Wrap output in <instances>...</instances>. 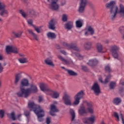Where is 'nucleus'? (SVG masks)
Masks as SVG:
<instances>
[{
	"mask_svg": "<svg viewBox=\"0 0 124 124\" xmlns=\"http://www.w3.org/2000/svg\"><path fill=\"white\" fill-rule=\"evenodd\" d=\"M87 64L90 65V66L93 67V66H95V65H97V64H98V60L95 59H91L89 61V62L87 63Z\"/></svg>",
	"mask_w": 124,
	"mask_h": 124,
	"instance_id": "nucleus-19",
	"label": "nucleus"
},
{
	"mask_svg": "<svg viewBox=\"0 0 124 124\" xmlns=\"http://www.w3.org/2000/svg\"><path fill=\"white\" fill-rule=\"evenodd\" d=\"M38 91V89H37V86H36L35 84H31L30 88L21 89V92H22L23 93H24L23 94V96L25 98H27L31 93H37Z\"/></svg>",
	"mask_w": 124,
	"mask_h": 124,
	"instance_id": "nucleus-6",
	"label": "nucleus"
},
{
	"mask_svg": "<svg viewBox=\"0 0 124 124\" xmlns=\"http://www.w3.org/2000/svg\"><path fill=\"white\" fill-rule=\"evenodd\" d=\"M3 60V57L2 56V55L0 54V61H2Z\"/></svg>",
	"mask_w": 124,
	"mask_h": 124,
	"instance_id": "nucleus-55",
	"label": "nucleus"
},
{
	"mask_svg": "<svg viewBox=\"0 0 124 124\" xmlns=\"http://www.w3.org/2000/svg\"><path fill=\"white\" fill-rule=\"evenodd\" d=\"M18 61L20 63H26L28 62V59L26 58L19 59Z\"/></svg>",
	"mask_w": 124,
	"mask_h": 124,
	"instance_id": "nucleus-36",
	"label": "nucleus"
},
{
	"mask_svg": "<svg viewBox=\"0 0 124 124\" xmlns=\"http://www.w3.org/2000/svg\"><path fill=\"white\" fill-rule=\"evenodd\" d=\"M115 87H116V82H111L109 84V88L110 90H113V89H115Z\"/></svg>",
	"mask_w": 124,
	"mask_h": 124,
	"instance_id": "nucleus-37",
	"label": "nucleus"
},
{
	"mask_svg": "<svg viewBox=\"0 0 124 124\" xmlns=\"http://www.w3.org/2000/svg\"><path fill=\"white\" fill-rule=\"evenodd\" d=\"M88 3V0H80V3L79 4V12L82 13L84 11L86 5Z\"/></svg>",
	"mask_w": 124,
	"mask_h": 124,
	"instance_id": "nucleus-16",
	"label": "nucleus"
},
{
	"mask_svg": "<svg viewBox=\"0 0 124 124\" xmlns=\"http://www.w3.org/2000/svg\"><path fill=\"white\" fill-rule=\"evenodd\" d=\"M7 115L8 116H9V115H10L11 119H12L13 121H15L16 120V117H15V112H12L10 114H8Z\"/></svg>",
	"mask_w": 124,
	"mask_h": 124,
	"instance_id": "nucleus-39",
	"label": "nucleus"
},
{
	"mask_svg": "<svg viewBox=\"0 0 124 124\" xmlns=\"http://www.w3.org/2000/svg\"><path fill=\"white\" fill-rule=\"evenodd\" d=\"M28 31L29 34H30L31 36H32V37H33L34 39H35V40H36V41H38V36H37L36 34L34 33V32L32 31V30L31 29H28Z\"/></svg>",
	"mask_w": 124,
	"mask_h": 124,
	"instance_id": "nucleus-23",
	"label": "nucleus"
},
{
	"mask_svg": "<svg viewBox=\"0 0 124 124\" xmlns=\"http://www.w3.org/2000/svg\"><path fill=\"white\" fill-rule=\"evenodd\" d=\"M122 30H123V29L120 28V32H123L122 31Z\"/></svg>",
	"mask_w": 124,
	"mask_h": 124,
	"instance_id": "nucleus-59",
	"label": "nucleus"
},
{
	"mask_svg": "<svg viewBox=\"0 0 124 124\" xmlns=\"http://www.w3.org/2000/svg\"><path fill=\"white\" fill-rule=\"evenodd\" d=\"M35 31L38 33H40L41 31H40V29H39V28L37 27H35V26H33Z\"/></svg>",
	"mask_w": 124,
	"mask_h": 124,
	"instance_id": "nucleus-44",
	"label": "nucleus"
},
{
	"mask_svg": "<svg viewBox=\"0 0 124 124\" xmlns=\"http://www.w3.org/2000/svg\"><path fill=\"white\" fill-rule=\"evenodd\" d=\"M47 36L48 38L50 39H54L56 38V34L55 33H52L51 32H49L47 33Z\"/></svg>",
	"mask_w": 124,
	"mask_h": 124,
	"instance_id": "nucleus-32",
	"label": "nucleus"
},
{
	"mask_svg": "<svg viewBox=\"0 0 124 124\" xmlns=\"http://www.w3.org/2000/svg\"><path fill=\"white\" fill-rule=\"evenodd\" d=\"M105 42H106V43H107V44L109 43V40H106Z\"/></svg>",
	"mask_w": 124,
	"mask_h": 124,
	"instance_id": "nucleus-56",
	"label": "nucleus"
},
{
	"mask_svg": "<svg viewBox=\"0 0 124 124\" xmlns=\"http://www.w3.org/2000/svg\"><path fill=\"white\" fill-rule=\"evenodd\" d=\"M58 0H51V3L50 4V8L52 10H58L59 9V4L57 3Z\"/></svg>",
	"mask_w": 124,
	"mask_h": 124,
	"instance_id": "nucleus-15",
	"label": "nucleus"
},
{
	"mask_svg": "<svg viewBox=\"0 0 124 124\" xmlns=\"http://www.w3.org/2000/svg\"><path fill=\"white\" fill-rule=\"evenodd\" d=\"M21 77H22L21 73L17 74L16 75L15 79V85H17V84H18V82L20 81V79H21Z\"/></svg>",
	"mask_w": 124,
	"mask_h": 124,
	"instance_id": "nucleus-28",
	"label": "nucleus"
},
{
	"mask_svg": "<svg viewBox=\"0 0 124 124\" xmlns=\"http://www.w3.org/2000/svg\"><path fill=\"white\" fill-rule=\"evenodd\" d=\"M91 90L93 91L96 95H98L100 93V86H99L97 82H95L93 84L91 87Z\"/></svg>",
	"mask_w": 124,
	"mask_h": 124,
	"instance_id": "nucleus-13",
	"label": "nucleus"
},
{
	"mask_svg": "<svg viewBox=\"0 0 124 124\" xmlns=\"http://www.w3.org/2000/svg\"><path fill=\"white\" fill-rule=\"evenodd\" d=\"M4 8H5V5L1 3H0V10L4 9Z\"/></svg>",
	"mask_w": 124,
	"mask_h": 124,
	"instance_id": "nucleus-47",
	"label": "nucleus"
},
{
	"mask_svg": "<svg viewBox=\"0 0 124 124\" xmlns=\"http://www.w3.org/2000/svg\"><path fill=\"white\" fill-rule=\"evenodd\" d=\"M73 27V23L71 21L67 22L65 25V29L68 31H70L71 29Z\"/></svg>",
	"mask_w": 124,
	"mask_h": 124,
	"instance_id": "nucleus-25",
	"label": "nucleus"
},
{
	"mask_svg": "<svg viewBox=\"0 0 124 124\" xmlns=\"http://www.w3.org/2000/svg\"><path fill=\"white\" fill-rule=\"evenodd\" d=\"M13 34L16 38H19V37H21L22 36V34H23V32L21 31H18L17 32L14 31L13 32Z\"/></svg>",
	"mask_w": 124,
	"mask_h": 124,
	"instance_id": "nucleus-31",
	"label": "nucleus"
},
{
	"mask_svg": "<svg viewBox=\"0 0 124 124\" xmlns=\"http://www.w3.org/2000/svg\"><path fill=\"white\" fill-rule=\"evenodd\" d=\"M70 114H71L72 116V121H74L75 119V112H74V110H73V109H70Z\"/></svg>",
	"mask_w": 124,
	"mask_h": 124,
	"instance_id": "nucleus-35",
	"label": "nucleus"
},
{
	"mask_svg": "<svg viewBox=\"0 0 124 124\" xmlns=\"http://www.w3.org/2000/svg\"><path fill=\"white\" fill-rule=\"evenodd\" d=\"M65 71H67L68 74L70 76H77L78 74L77 73L73 71L72 70L69 69H65Z\"/></svg>",
	"mask_w": 124,
	"mask_h": 124,
	"instance_id": "nucleus-29",
	"label": "nucleus"
},
{
	"mask_svg": "<svg viewBox=\"0 0 124 124\" xmlns=\"http://www.w3.org/2000/svg\"><path fill=\"white\" fill-rule=\"evenodd\" d=\"M4 117V110L1 109L0 110V118L2 119Z\"/></svg>",
	"mask_w": 124,
	"mask_h": 124,
	"instance_id": "nucleus-42",
	"label": "nucleus"
},
{
	"mask_svg": "<svg viewBox=\"0 0 124 124\" xmlns=\"http://www.w3.org/2000/svg\"><path fill=\"white\" fill-rule=\"evenodd\" d=\"M63 46H65V47H67L68 49H73V50H74L75 51H76V52H78L77 53H75V55L76 57H78L79 60H83V56L80 55V53H79V48L77 47V44L76 43H72L71 44H68L66 43H62Z\"/></svg>",
	"mask_w": 124,
	"mask_h": 124,
	"instance_id": "nucleus-5",
	"label": "nucleus"
},
{
	"mask_svg": "<svg viewBox=\"0 0 124 124\" xmlns=\"http://www.w3.org/2000/svg\"><path fill=\"white\" fill-rule=\"evenodd\" d=\"M110 78H111V75H109L108 76L106 77V79H105L104 81L102 80V78L101 77L99 78V81L101 83H103L104 84H107V83H108V82H109V80H110Z\"/></svg>",
	"mask_w": 124,
	"mask_h": 124,
	"instance_id": "nucleus-26",
	"label": "nucleus"
},
{
	"mask_svg": "<svg viewBox=\"0 0 124 124\" xmlns=\"http://www.w3.org/2000/svg\"><path fill=\"white\" fill-rule=\"evenodd\" d=\"M25 2H27V0H23Z\"/></svg>",
	"mask_w": 124,
	"mask_h": 124,
	"instance_id": "nucleus-61",
	"label": "nucleus"
},
{
	"mask_svg": "<svg viewBox=\"0 0 124 124\" xmlns=\"http://www.w3.org/2000/svg\"><path fill=\"white\" fill-rule=\"evenodd\" d=\"M29 85V80L28 79L24 78L21 80L20 87V90L17 93L18 96L22 97L24 93H23V92H22V89L25 90V88H24V87H28Z\"/></svg>",
	"mask_w": 124,
	"mask_h": 124,
	"instance_id": "nucleus-8",
	"label": "nucleus"
},
{
	"mask_svg": "<svg viewBox=\"0 0 124 124\" xmlns=\"http://www.w3.org/2000/svg\"><path fill=\"white\" fill-rule=\"evenodd\" d=\"M64 103L65 105L70 106L71 105V98L70 96L67 94H64L63 96Z\"/></svg>",
	"mask_w": 124,
	"mask_h": 124,
	"instance_id": "nucleus-14",
	"label": "nucleus"
},
{
	"mask_svg": "<svg viewBox=\"0 0 124 124\" xmlns=\"http://www.w3.org/2000/svg\"><path fill=\"white\" fill-rule=\"evenodd\" d=\"M117 13H119V14H122L124 16V6L122 4H120L119 6V10H117Z\"/></svg>",
	"mask_w": 124,
	"mask_h": 124,
	"instance_id": "nucleus-30",
	"label": "nucleus"
},
{
	"mask_svg": "<svg viewBox=\"0 0 124 124\" xmlns=\"http://www.w3.org/2000/svg\"><path fill=\"white\" fill-rule=\"evenodd\" d=\"M0 21H2V20L1 18H0Z\"/></svg>",
	"mask_w": 124,
	"mask_h": 124,
	"instance_id": "nucleus-63",
	"label": "nucleus"
},
{
	"mask_svg": "<svg viewBox=\"0 0 124 124\" xmlns=\"http://www.w3.org/2000/svg\"><path fill=\"white\" fill-rule=\"evenodd\" d=\"M6 52L7 54H9V53L18 54L19 53V49L16 46H7L6 47Z\"/></svg>",
	"mask_w": 124,
	"mask_h": 124,
	"instance_id": "nucleus-12",
	"label": "nucleus"
},
{
	"mask_svg": "<svg viewBox=\"0 0 124 124\" xmlns=\"http://www.w3.org/2000/svg\"><path fill=\"white\" fill-rule=\"evenodd\" d=\"M21 116H22V115L21 114H18V115H17V118H20V117H21Z\"/></svg>",
	"mask_w": 124,
	"mask_h": 124,
	"instance_id": "nucleus-57",
	"label": "nucleus"
},
{
	"mask_svg": "<svg viewBox=\"0 0 124 124\" xmlns=\"http://www.w3.org/2000/svg\"><path fill=\"white\" fill-rule=\"evenodd\" d=\"M3 70V67L1 65V63H0V72H2V70Z\"/></svg>",
	"mask_w": 124,
	"mask_h": 124,
	"instance_id": "nucleus-51",
	"label": "nucleus"
},
{
	"mask_svg": "<svg viewBox=\"0 0 124 124\" xmlns=\"http://www.w3.org/2000/svg\"><path fill=\"white\" fill-rule=\"evenodd\" d=\"M112 103L114 105L118 106V105H120L122 103V99L120 97H115L113 98Z\"/></svg>",
	"mask_w": 124,
	"mask_h": 124,
	"instance_id": "nucleus-21",
	"label": "nucleus"
},
{
	"mask_svg": "<svg viewBox=\"0 0 124 124\" xmlns=\"http://www.w3.org/2000/svg\"><path fill=\"white\" fill-rule=\"evenodd\" d=\"M24 115L26 117H29L30 116V111L26 110L24 112Z\"/></svg>",
	"mask_w": 124,
	"mask_h": 124,
	"instance_id": "nucleus-48",
	"label": "nucleus"
},
{
	"mask_svg": "<svg viewBox=\"0 0 124 124\" xmlns=\"http://www.w3.org/2000/svg\"><path fill=\"white\" fill-rule=\"evenodd\" d=\"M82 68L84 71H88V67H86V66H82Z\"/></svg>",
	"mask_w": 124,
	"mask_h": 124,
	"instance_id": "nucleus-49",
	"label": "nucleus"
},
{
	"mask_svg": "<svg viewBox=\"0 0 124 124\" xmlns=\"http://www.w3.org/2000/svg\"><path fill=\"white\" fill-rule=\"evenodd\" d=\"M62 21L63 22H66L67 21V16L66 15H63L62 16Z\"/></svg>",
	"mask_w": 124,
	"mask_h": 124,
	"instance_id": "nucleus-41",
	"label": "nucleus"
},
{
	"mask_svg": "<svg viewBox=\"0 0 124 124\" xmlns=\"http://www.w3.org/2000/svg\"><path fill=\"white\" fill-rule=\"evenodd\" d=\"M120 118L122 120V124H124V117L123 116V114L120 115Z\"/></svg>",
	"mask_w": 124,
	"mask_h": 124,
	"instance_id": "nucleus-50",
	"label": "nucleus"
},
{
	"mask_svg": "<svg viewBox=\"0 0 124 124\" xmlns=\"http://www.w3.org/2000/svg\"><path fill=\"white\" fill-rule=\"evenodd\" d=\"M93 43L92 42H87L84 45V47L86 50H90L92 48Z\"/></svg>",
	"mask_w": 124,
	"mask_h": 124,
	"instance_id": "nucleus-27",
	"label": "nucleus"
},
{
	"mask_svg": "<svg viewBox=\"0 0 124 124\" xmlns=\"http://www.w3.org/2000/svg\"><path fill=\"white\" fill-rule=\"evenodd\" d=\"M83 96H84V92L80 91L75 96V101L73 103L74 105H78L80 103V99L83 98Z\"/></svg>",
	"mask_w": 124,
	"mask_h": 124,
	"instance_id": "nucleus-10",
	"label": "nucleus"
},
{
	"mask_svg": "<svg viewBox=\"0 0 124 124\" xmlns=\"http://www.w3.org/2000/svg\"><path fill=\"white\" fill-rule=\"evenodd\" d=\"M42 100H43V98H42V97L39 96L38 99V102L40 103L41 102V101H42Z\"/></svg>",
	"mask_w": 124,
	"mask_h": 124,
	"instance_id": "nucleus-52",
	"label": "nucleus"
},
{
	"mask_svg": "<svg viewBox=\"0 0 124 124\" xmlns=\"http://www.w3.org/2000/svg\"><path fill=\"white\" fill-rule=\"evenodd\" d=\"M58 59H59V60H60V61H62V62H64L65 64H69V62L63 58L62 57V56L58 55Z\"/></svg>",
	"mask_w": 124,
	"mask_h": 124,
	"instance_id": "nucleus-34",
	"label": "nucleus"
},
{
	"mask_svg": "<svg viewBox=\"0 0 124 124\" xmlns=\"http://www.w3.org/2000/svg\"><path fill=\"white\" fill-rule=\"evenodd\" d=\"M120 84L122 86H124V81H123L122 80H121L120 81Z\"/></svg>",
	"mask_w": 124,
	"mask_h": 124,
	"instance_id": "nucleus-53",
	"label": "nucleus"
},
{
	"mask_svg": "<svg viewBox=\"0 0 124 124\" xmlns=\"http://www.w3.org/2000/svg\"><path fill=\"white\" fill-rule=\"evenodd\" d=\"M54 103L57 104V102H54Z\"/></svg>",
	"mask_w": 124,
	"mask_h": 124,
	"instance_id": "nucleus-64",
	"label": "nucleus"
},
{
	"mask_svg": "<svg viewBox=\"0 0 124 124\" xmlns=\"http://www.w3.org/2000/svg\"><path fill=\"white\" fill-rule=\"evenodd\" d=\"M77 28H82L83 26V21L81 20H78L76 21Z\"/></svg>",
	"mask_w": 124,
	"mask_h": 124,
	"instance_id": "nucleus-33",
	"label": "nucleus"
},
{
	"mask_svg": "<svg viewBox=\"0 0 124 124\" xmlns=\"http://www.w3.org/2000/svg\"><path fill=\"white\" fill-rule=\"evenodd\" d=\"M105 70L106 72H108L109 73H110V72L112 71V70L111 69V68L110 67V66H109V65H107L105 66Z\"/></svg>",
	"mask_w": 124,
	"mask_h": 124,
	"instance_id": "nucleus-40",
	"label": "nucleus"
},
{
	"mask_svg": "<svg viewBox=\"0 0 124 124\" xmlns=\"http://www.w3.org/2000/svg\"><path fill=\"white\" fill-rule=\"evenodd\" d=\"M0 86H1V81H0Z\"/></svg>",
	"mask_w": 124,
	"mask_h": 124,
	"instance_id": "nucleus-60",
	"label": "nucleus"
},
{
	"mask_svg": "<svg viewBox=\"0 0 124 124\" xmlns=\"http://www.w3.org/2000/svg\"><path fill=\"white\" fill-rule=\"evenodd\" d=\"M124 91V88H122V90H121V92H123Z\"/></svg>",
	"mask_w": 124,
	"mask_h": 124,
	"instance_id": "nucleus-62",
	"label": "nucleus"
},
{
	"mask_svg": "<svg viewBox=\"0 0 124 124\" xmlns=\"http://www.w3.org/2000/svg\"><path fill=\"white\" fill-rule=\"evenodd\" d=\"M115 4L116 1L115 0H111L106 4V7L108 9H110V14H113L111 16V20H114L117 15V13H118V6H115Z\"/></svg>",
	"mask_w": 124,
	"mask_h": 124,
	"instance_id": "nucleus-3",
	"label": "nucleus"
},
{
	"mask_svg": "<svg viewBox=\"0 0 124 124\" xmlns=\"http://www.w3.org/2000/svg\"><path fill=\"white\" fill-rule=\"evenodd\" d=\"M19 13L23 17V18H27V17H29L30 18H32L33 17H37L39 14L37 12H35L33 10H30L29 11V14H26L25 11L23 10H19Z\"/></svg>",
	"mask_w": 124,
	"mask_h": 124,
	"instance_id": "nucleus-7",
	"label": "nucleus"
},
{
	"mask_svg": "<svg viewBox=\"0 0 124 124\" xmlns=\"http://www.w3.org/2000/svg\"><path fill=\"white\" fill-rule=\"evenodd\" d=\"M82 121L84 124H93L95 122V116L94 115H92L89 118L84 117L82 119Z\"/></svg>",
	"mask_w": 124,
	"mask_h": 124,
	"instance_id": "nucleus-11",
	"label": "nucleus"
},
{
	"mask_svg": "<svg viewBox=\"0 0 124 124\" xmlns=\"http://www.w3.org/2000/svg\"><path fill=\"white\" fill-rule=\"evenodd\" d=\"M84 103L85 104H82L80 107V108L78 109V114L80 115V116H84V114H88V113H90V114H93V106L90 102H87V101H84ZM87 106V108H86V107Z\"/></svg>",
	"mask_w": 124,
	"mask_h": 124,
	"instance_id": "nucleus-2",
	"label": "nucleus"
},
{
	"mask_svg": "<svg viewBox=\"0 0 124 124\" xmlns=\"http://www.w3.org/2000/svg\"><path fill=\"white\" fill-rule=\"evenodd\" d=\"M61 53L63 54V55H66V52L64 51V50H61Z\"/></svg>",
	"mask_w": 124,
	"mask_h": 124,
	"instance_id": "nucleus-54",
	"label": "nucleus"
},
{
	"mask_svg": "<svg viewBox=\"0 0 124 124\" xmlns=\"http://www.w3.org/2000/svg\"><path fill=\"white\" fill-rule=\"evenodd\" d=\"M114 116L115 118H116V121L119 122L120 121V118H119V114L117 112H114Z\"/></svg>",
	"mask_w": 124,
	"mask_h": 124,
	"instance_id": "nucleus-43",
	"label": "nucleus"
},
{
	"mask_svg": "<svg viewBox=\"0 0 124 124\" xmlns=\"http://www.w3.org/2000/svg\"><path fill=\"white\" fill-rule=\"evenodd\" d=\"M28 107L30 108L31 111H33L35 114L37 115L39 122H43L42 117H44L45 114L44 110L40 106L35 105L34 102H30L28 103Z\"/></svg>",
	"mask_w": 124,
	"mask_h": 124,
	"instance_id": "nucleus-1",
	"label": "nucleus"
},
{
	"mask_svg": "<svg viewBox=\"0 0 124 124\" xmlns=\"http://www.w3.org/2000/svg\"><path fill=\"white\" fill-rule=\"evenodd\" d=\"M45 62L47 65H50V66H55V64L53 63V59L52 58L49 57L45 60Z\"/></svg>",
	"mask_w": 124,
	"mask_h": 124,
	"instance_id": "nucleus-22",
	"label": "nucleus"
},
{
	"mask_svg": "<svg viewBox=\"0 0 124 124\" xmlns=\"http://www.w3.org/2000/svg\"><path fill=\"white\" fill-rule=\"evenodd\" d=\"M56 23L54 19H51L48 23V28L50 30H55Z\"/></svg>",
	"mask_w": 124,
	"mask_h": 124,
	"instance_id": "nucleus-24",
	"label": "nucleus"
},
{
	"mask_svg": "<svg viewBox=\"0 0 124 124\" xmlns=\"http://www.w3.org/2000/svg\"><path fill=\"white\" fill-rule=\"evenodd\" d=\"M46 124H50L51 123V118L47 117L46 119Z\"/></svg>",
	"mask_w": 124,
	"mask_h": 124,
	"instance_id": "nucleus-46",
	"label": "nucleus"
},
{
	"mask_svg": "<svg viewBox=\"0 0 124 124\" xmlns=\"http://www.w3.org/2000/svg\"><path fill=\"white\" fill-rule=\"evenodd\" d=\"M96 48L98 53H105L106 52L103 51V46L100 43H97L96 44Z\"/></svg>",
	"mask_w": 124,
	"mask_h": 124,
	"instance_id": "nucleus-20",
	"label": "nucleus"
},
{
	"mask_svg": "<svg viewBox=\"0 0 124 124\" xmlns=\"http://www.w3.org/2000/svg\"><path fill=\"white\" fill-rule=\"evenodd\" d=\"M61 68H62V69H64V70H65V69H65V68H64V67H61Z\"/></svg>",
	"mask_w": 124,
	"mask_h": 124,
	"instance_id": "nucleus-58",
	"label": "nucleus"
},
{
	"mask_svg": "<svg viewBox=\"0 0 124 124\" xmlns=\"http://www.w3.org/2000/svg\"><path fill=\"white\" fill-rule=\"evenodd\" d=\"M50 114L51 116H56V114L55 113H57V112H59V109L58 108H57V107L55 106L54 104H52L50 105Z\"/></svg>",
	"mask_w": 124,
	"mask_h": 124,
	"instance_id": "nucleus-17",
	"label": "nucleus"
},
{
	"mask_svg": "<svg viewBox=\"0 0 124 124\" xmlns=\"http://www.w3.org/2000/svg\"><path fill=\"white\" fill-rule=\"evenodd\" d=\"M1 10L2 11L0 13V16H3V15L8 14V12L7 11V10L4 9V8L2 9Z\"/></svg>",
	"mask_w": 124,
	"mask_h": 124,
	"instance_id": "nucleus-38",
	"label": "nucleus"
},
{
	"mask_svg": "<svg viewBox=\"0 0 124 124\" xmlns=\"http://www.w3.org/2000/svg\"><path fill=\"white\" fill-rule=\"evenodd\" d=\"M40 89H41L42 92H47V93H46L51 95L53 98H58V97L60 96V93L57 92L50 90L46 84L43 83H41L40 84Z\"/></svg>",
	"mask_w": 124,
	"mask_h": 124,
	"instance_id": "nucleus-4",
	"label": "nucleus"
},
{
	"mask_svg": "<svg viewBox=\"0 0 124 124\" xmlns=\"http://www.w3.org/2000/svg\"><path fill=\"white\" fill-rule=\"evenodd\" d=\"M86 30L87 31H86L84 33L85 36H88L89 35V32H90L91 35H93L94 34V29L92 27V26H88Z\"/></svg>",
	"mask_w": 124,
	"mask_h": 124,
	"instance_id": "nucleus-18",
	"label": "nucleus"
},
{
	"mask_svg": "<svg viewBox=\"0 0 124 124\" xmlns=\"http://www.w3.org/2000/svg\"><path fill=\"white\" fill-rule=\"evenodd\" d=\"M27 23L29 25H31L32 27H34V25H32V19H29L27 20Z\"/></svg>",
	"mask_w": 124,
	"mask_h": 124,
	"instance_id": "nucleus-45",
	"label": "nucleus"
},
{
	"mask_svg": "<svg viewBox=\"0 0 124 124\" xmlns=\"http://www.w3.org/2000/svg\"><path fill=\"white\" fill-rule=\"evenodd\" d=\"M120 50V47L116 45L112 46L110 47V52L112 53V55L114 59H118L119 55L118 52Z\"/></svg>",
	"mask_w": 124,
	"mask_h": 124,
	"instance_id": "nucleus-9",
	"label": "nucleus"
}]
</instances>
